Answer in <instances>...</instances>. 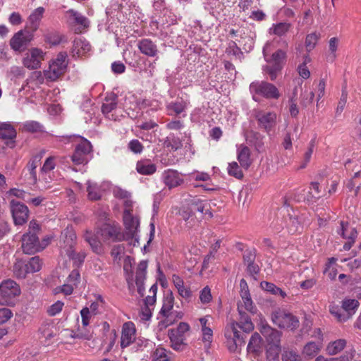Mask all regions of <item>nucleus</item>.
Returning a JSON list of instances; mask_svg holds the SVG:
<instances>
[{"label": "nucleus", "instance_id": "nucleus-1", "mask_svg": "<svg viewBox=\"0 0 361 361\" xmlns=\"http://www.w3.org/2000/svg\"><path fill=\"white\" fill-rule=\"evenodd\" d=\"M39 231V224L35 221L29 224V230L22 238V249L24 253L32 255L44 249L49 244L48 239L39 242L37 233Z\"/></svg>", "mask_w": 361, "mask_h": 361}, {"label": "nucleus", "instance_id": "nucleus-2", "mask_svg": "<svg viewBox=\"0 0 361 361\" xmlns=\"http://www.w3.org/2000/svg\"><path fill=\"white\" fill-rule=\"evenodd\" d=\"M63 245H61V254L66 255L73 261L75 264H80L85 259V252H75L74 246L76 241V234L71 228H66L61 233Z\"/></svg>", "mask_w": 361, "mask_h": 361}, {"label": "nucleus", "instance_id": "nucleus-3", "mask_svg": "<svg viewBox=\"0 0 361 361\" xmlns=\"http://www.w3.org/2000/svg\"><path fill=\"white\" fill-rule=\"evenodd\" d=\"M173 305L174 297L172 293H170L164 297L162 307L159 314L158 319L159 322L158 327L160 330L172 325L178 319L182 317V313L173 311Z\"/></svg>", "mask_w": 361, "mask_h": 361}, {"label": "nucleus", "instance_id": "nucleus-4", "mask_svg": "<svg viewBox=\"0 0 361 361\" xmlns=\"http://www.w3.org/2000/svg\"><path fill=\"white\" fill-rule=\"evenodd\" d=\"M250 92L254 100L257 101L256 96L260 95L267 99H279L280 93L277 87L265 81H255L250 85Z\"/></svg>", "mask_w": 361, "mask_h": 361}, {"label": "nucleus", "instance_id": "nucleus-5", "mask_svg": "<svg viewBox=\"0 0 361 361\" xmlns=\"http://www.w3.org/2000/svg\"><path fill=\"white\" fill-rule=\"evenodd\" d=\"M274 324L281 329H296L299 326V319L290 312L281 309L276 310L271 314Z\"/></svg>", "mask_w": 361, "mask_h": 361}, {"label": "nucleus", "instance_id": "nucleus-6", "mask_svg": "<svg viewBox=\"0 0 361 361\" xmlns=\"http://www.w3.org/2000/svg\"><path fill=\"white\" fill-rule=\"evenodd\" d=\"M66 68V55L60 53L49 63L48 70L44 71V75L47 79L55 81L65 73Z\"/></svg>", "mask_w": 361, "mask_h": 361}, {"label": "nucleus", "instance_id": "nucleus-7", "mask_svg": "<svg viewBox=\"0 0 361 361\" xmlns=\"http://www.w3.org/2000/svg\"><path fill=\"white\" fill-rule=\"evenodd\" d=\"M123 224L126 230L124 234L126 240L131 239L130 243L135 246L138 243L137 232L140 225V221L137 217L133 216L132 214L126 210L123 213Z\"/></svg>", "mask_w": 361, "mask_h": 361}, {"label": "nucleus", "instance_id": "nucleus-8", "mask_svg": "<svg viewBox=\"0 0 361 361\" xmlns=\"http://www.w3.org/2000/svg\"><path fill=\"white\" fill-rule=\"evenodd\" d=\"M32 39V33L27 30H20L11 37L9 45L14 51L22 53L26 50Z\"/></svg>", "mask_w": 361, "mask_h": 361}, {"label": "nucleus", "instance_id": "nucleus-9", "mask_svg": "<svg viewBox=\"0 0 361 361\" xmlns=\"http://www.w3.org/2000/svg\"><path fill=\"white\" fill-rule=\"evenodd\" d=\"M21 293L19 285L11 279L3 281L0 283V295L4 302L7 304H13L14 299Z\"/></svg>", "mask_w": 361, "mask_h": 361}, {"label": "nucleus", "instance_id": "nucleus-10", "mask_svg": "<svg viewBox=\"0 0 361 361\" xmlns=\"http://www.w3.org/2000/svg\"><path fill=\"white\" fill-rule=\"evenodd\" d=\"M45 54L46 53L42 49L32 47L25 54L23 64L30 70L38 69L41 67L42 61L44 60Z\"/></svg>", "mask_w": 361, "mask_h": 361}, {"label": "nucleus", "instance_id": "nucleus-11", "mask_svg": "<svg viewBox=\"0 0 361 361\" xmlns=\"http://www.w3.org/2000/svg\"><path fill=\"white\" fill-rule=\"evenodd\" d=\"M238 323L232 322L225 329L224 336L228 349L231 352L237 350L238 347L243 343L240 332L237 329Z\"/></svg>", "mask_w": 361, "mask_h": 361}, {"label": "nucleus", "instance_id": "nucleus-12", "mask_svg": "<svg viewBox=\"0 0 361 361\" xmlns=\"http://www.w3.org/2000/svg\"><path fill=\"white\" fill-rule=\"evenodd\" d=\"M98 234L103 240L121 241L126 239L118 224L115 223L104 224Z\"/></svg>", "mask_w": 361, "mask_h": 361}, {"label": "nucleus", "instance_id": "nucleus-13", "mask_svg": "<svg viewBox=\"0 0 361 361\" xmlns=\"http://www.w3.org/2000/svg\"><path fill=\"white\" fill-rule=\"evenodd\" d=\"M255 118L259 126L266 132L269 133L276 124L277 114L273 111H257L255 113Z\"/></svg>", "mask_w": 361, "mask_h": 361}, {"label": "nucleus", "instance_id": "nucleus-14", "mask_svg": "<svg viewBox=\"0 0 361 361\" xmlns=\"http://www.w3.org/2000/svg\"><path fill=\"white\" fill-rule=\"evenodd\" d=\"M10 207L15 224L22 225L27 221L29 214L27 206L18 201L12 200L10 202Z\"/></svg>", "mask_w": 361, "mask_h": 361}, {"label": "nucleus", "instance_id": "nucleus-15", "mask_svg": "<svg viewBox=\"0 0 361 361\" xmlns=\"http://www.w3.org/2000/svg\"><path fill=\"white\" fill-rule=\"evenodd\" d=\"M338 233L341 235L347 242L343 245L344 250H349L354 245L357 237L356 229L350 226L348 223L341 222V228L338 231Z\"/></svg>", "mask_w": 361, "mask_h": 361}, {"label": "nucleus", "instance_id": "nucleus-16", "mask_svg": "<svg viewBox=\"0 0 361 361\" xmlns=\"http://www.w3.org/2000/svg\"><path fill=\"white\" fill-rule=\"evenodd\" d=\"M136 339L135 326L132 322H125L122 326L121 347L125 348L132 344Z\"/></svg>", "mask_w": 361, "mask_h": 361}, {"label": "nucleus", "instance_id": "nucleus-17", "mask_svg": "<svg viewBox=\"0 0 361 361\" xmlns=\"http://www.w3.org/2000/svg\"><path fill=\"white\" fill-rule=\"evenodd\" d=\"M164 183L169 189L178 187L184 182L183 175L173 169H167L162 173L161 176Z\"/></svg>", "mask_w": 361, "mask_h": 361}, {"label": "nucleus", "instance_id": "nucleus-18", "mask_svg": "<svg viewBox=\"0 0 361 361\" xmlns=\"http://www.w3.org/2000/svg\"><path fill=\"white\" fill-rule=\"evenodd\" d=\"M16 130L15 128L9 123H2L0 124V138L6 140V144L11 148L14 147V139L16 137Z\"/></svg>", "mask_w": 361, "mask_h": 361}, {"label": "nucleus", "instance_id": "nucleus-19", "mask_svg": "<svg viewBox=\"0 0 361 361\" xmlns=\"http://www.w3.org/2000/svg\"><path fill=\"white\" fill-rule=\"evenodd\" d=\"M44 13V8L41 6L37 8L31 13L26 23L27 30L33 33L38 30Z\"/></svg>", "mask_w": 361, "mask_h": 361}, {"label": "nucleus", "instance_id": "nucleus-20", "mask_svg": "<svg viewBox=\"0 0 361 361\" xmlns=\"http://www.w3.org/2000/svg\"><path fill=\"white\" fill-rule=\"evenodd\" d=\"M147 262V261H141L137 267L135 274V283L138 293L142 296L145 290L144 283L146 279Z\"/></svg>", "mask_w": 361, "mask_h": 361}, {"label": "nucleus", "instance_id": "nucleus-21", "mask_svg": "<svg viewBox=\"0 0 361 361\" xmlns=\"http://www.w3.org/2000/svg\"><path fill=\"white\" fill-rule=\"evenodd\" d=\"M261 332L267 340V345H280L281 336L280 331L267 326H263Z\"/></svg>", "mask_w": 361, "mask_h": 361}, {"label": "nucleus", "instance_id": "nucleus-22", "mask_svg": "<svg viewBox=\"0 0 361 361\" xmlns=\"http://www.w3.org/2000/svg\"><path fill=\"white\" fill-rule=\"evenodd\" d=\"M137 48L146 56L154 57L158 53L157 45L149 39H142L137 42Z\"/></svg>", "mask_w": 361, "mask_h": 361}, {"label": "nucleus", "instance_id": "nucleus-23", "mask_svg": "<svg viewBox=\"0 0 361 361\" xmlns=\"http://www.w3.org/2000/svg\"><path fill=\"white\" fill-rule=\"evenodd\" d=\"M237 158L240 166L247 169L252 164L250 150L245 145H240L237 149Z\"/></svg>", "mask_w": 361, "mask_h": 361}, {"label": "nucleus", "instance_id": "nucleus-24", "mask_svg": "<svg viewBox=\"0 0 361 361\" xmlns=\"http://www.w3.org/2000/svg\"><path fill=\"white\" fill-rule=\"evenodd\" d=\"M91 50V46L90 43L84 39L77 38L74 40L73 46V56H78V57L85 56Z\"/></svg>", "mask_w": 361, "mask_h": 361}, {"label": "nucleus", "instance_id": "nucleus-25", "mask_svg": "<svg viewBox=\"0 0 361 361\" xmlns=\"http://www.w3.org/2000/svg\"><path fill=\"white\" fill-rule=\"evenodd\" d=\"M66 16L70 24L73 25H79L80 27L85 28L88 26L87 19L80 13L70 9L66 11Z\"/></svg>", "mask_w": 361, "mask_h": 361}, {"label": "nucleus", "instance_id": "nucleus-26", "mask_svg": "<svg viewBox=\"0 0 361 361\" xmlns=\"http://www.w3.org/2000/svg\"><path fill=\"white\" fill-rule=\"evenodd\" d=\"M135 169L141 175L149 176L156 172L157 166L150 160L142 159L137 162Z\"/></svg>", "mask_w": 361, "mask_h": 361}, {"label": "nucleus", "instance_id": "nucleus-27", "mask_svg": "<svg viewBox=\"0 0 361 361\" xmlns=\"http://www.w3.org/2000/svg\"><path fill=\"white\" fill-rule=\"evenodd\" d=\"M322 348V341L317 342H308L303 348L302 355L305 357L312 358L320 352Z\"/></svg>", "mask_w": 361, "mask_h": 361}, {"label": "nucleus", "instance_id": "nucleus-28", "mask_svg": "<svg viewBox=\"0 0 361 361\" xmlns=\"http://www.w3.org/2000/svg\"><path fill=\"white\" fill-rule=\"evenodd\" d=\"M86 184L88 199L92 201L99 200L102 194L101 187L91 180H88Z\"/></svg>", "mask_w": 361, "mask_h": 361}, {"label": "nucleus", "instance_id": "nucleus-29", "mask_svg": "<svg viewBox=\"0 0 361 361\" xmlns=\"http://www.w3.org/2000/svg\"><path fill=\"white\" fill-rule=\"evenodd\" d=\"M172 281L179 295L185 298L190 297V290L184 286L183 280L178 275H173Z\"/></svg>", "mask_w": 361, "mask_h": 361}, {"label": "nucleus", "instance_id": "nucleus-30", "mask_svg": "<svg viewBox=\"0 0 361 361\" xmlns=\"http://www.w3.org/2000/svg\"><path fill=\"white\" fill-rule=\"evenodd\" d=\"M346 345L345 339H338L329 343L326 346V353L330 355H335L341 353Z\"/></svg>", "mask_w": 361, "mask_h": 361}, {"label": "nucleus", "instance_id": "nucleus-31", "mask_svg": "<svg viewBox=\"0 0 361 361\" xmlns=\"http://www.w3.org/2000/svg\"><path fill=\"white\" fill-rule=\"evenodd\" d=\"M99 234L92 233L90 231H86L84 235L85 240L90 244L92 250L96 253H100L102 252V244L99 240Z\"/></svg>", "mask_w": 361, "mask_h": 361}, {"label": "nucleus", "instance_id": "nucleus-32", "mask_svg": "<svg viewBox=\"0 0 361 361\" xmlns=\"http://www.w3.org/2000/svg\"><path fill=\"white\" fill-rule=\"evenodd\" d=\"M43 82L44 77L40 71L32 72L26 80V85L32 90L38 88Z\"/></svg>", "mask_w": 361, "mask_h": 361}, {"label": "nucleus", "instance_id": "nucleus-33", "mask_svg": "<svg viewBox=\"0 0 361 361\" xmlns=\"http://www.w3.org/2000/svg\"><path fill=\"white\" fill-rule=\"evenodd\" d=\"M26 262L22 259H17L14 263L13 267V271L14 275L19 279H24L29 273L28 269H27Z\"/></svg>", "mask_w": 361, "mask_h": 361}, {"label": "nucleus", "instance_id": "nucleus-34", "mask_svg": "<svg viewBox=\"0 0 361 361\" xmlns=\"http://www.w3.org/2000/svg\"><path fill=\"white\" fill-rule=\"evenodd\" d=\"M355 355V350L350 349L346 350L342 355L336 357L326 358L324 356H318L315 361H351Z\"/></svg>", "mask_w": 361, "mask_h": 361}, {"label": "nucleus", "instance_id": "nucleus-35", "mask_svg": "<svg viewBox=\"0 0 361 361\" xmlns=\"http://www.w3.org/2000/svg\"><path fill=\"white\" fill-rule=\"evenodd\" d=\"M117 106V97L114 94H111L105 98L102 104V111L104 114H108L115 109Z\"/></svg>", "mask_w": 361, "mask_h": 361}, {"label": "nucleus", "instance_id": "nucleus-36", "mask_svg": "<svg viewBox=\"0 0 361 361\" xmlns=\"http://www.w3.org/2000/svg\"><path fill=\"white\" fill-rule=\"evenodd\" d=\"M42 157L43 152H41L39 154L35 155L27 164L28 171H30V173L32 176V178L35 183L37 181V179L35 169L40 164Z\"/></svg>", "mask_w": 361, "mask_h": 361}, {"label": "nucleus", "instance_id": "nucleus-37", "mask_svg": "<svg viewBox=\"0 0 361 361\" xmlns=\"http://www.w3.org/2000/svg\"><path fill=\"white\" fill-rule=\"evenodd\" d=\"M290 27L291 24L288 23H279L274 24L269 28V33L281 37L285 35Z\"/></svg>", "mask_w": 361, "mask_h": 361}, {"label": "nucleus", "instance_id": "nucleus-38", "mask_svg": "<svg viewBox=\"0 0 361 361\" xmlns=\"http://www.w3.org/2000/svg\"><path fill=\"white\" fill-rule=\"evenodd\" d=\"M169 336L171 341V347L176 350H180L182 346L185 344V336L176 334L171 330L169 331Z\"/></svg>", "mask_w": 361, "mask_h": 361}, {"label": "nucleus", "instance_id": "nucleus-39", "mask_svg": "<svg viewBox=\"0 0 361 361\" xmlns=\"http://www.w3.org/2000/svg\"><path fill=\"white\" fill-rule=\"evenodd\" d=\"M339 39L337 37H331L329 42V53L326 60L330 62L334 61L336 58V51L338 47Z\"/></svg>", "mask_w": 361, "mask_h": 361}, {"label": "nucleus", "instance_id": "nucleus-40", "mask_svg": "<svg viewBox=\"0 0 361 361\" xmlns=\"http://www.w3.org/2000/svg\"><path fill=\"white\" fill-rule=\"evenodd\" d=\"M133 259L129 256L124 257L123 262V270L126 274V281L128 283V286L130 288L133 286V279H132V264Z\"/></svg>", "mask_w": 361, "mask_h": 361}, {"label": "nucleus", "instance_id": "nucleus-41", "mask_svg": "<svg viewBox=\"0 0 361 361\" xmlns=\"http://www.w3.org/2000/svg\"><path fill=\"white\" fill-rule=\"evenodd\" d=\"M207 204V202L197 198L191 199L188 204L190 212L195 214L196 212L202 214Z\"/></svg>", "mask_w": 361, "mask_h": 361}, {"label": "nucleus", "instance_id": "nucleus-42", "mask_svg": "<svg viewBox=\"0 0 361 361\" xmlns=\"http://www.w3.org/2000/svg\"><path fill=\"white\" fill-rule=\"evenodd\" d=\"M105 302L103 298L98 295L96 296V300L94 301L90 307V310L93 313L94 315L100 314L104 310Z\"/></svg>", "mask_w": 361, "mask_h": 361}, {"label": "nucleus", "instance_id": "nucleus-43", "mask_svg": "<svg viewBox=\"0 0 361 361\" xmlns=\"http://www.w3.org/2000/svg\"><path fill=\"white\" fill-rule=\"evenodd\" d=\"M187 103L185 102H176L170 103L167 106V109L170 115L180 114L185 109Z\"/></svg>", "mask_w": 361, "mask_h": 361}, {"label": "nucleus", "instance_id": "nucleus-44", "mask_svg": "<svg viewBox=\"0 0 361 361\" xmlns=\"http://www.w3.org/2000/svg\"><path fill=\"white\" fill-rule=\"evenodd\" d=\"M281 351V345H267V358L269 361H276L279 359Z\"/></svg>", "mask_w": 361, "mask_h": 361}, {"label": "nucleus", "instance_id": "nucleus-45", "mask_svg": "<svg viewBox=\"0 0 361 361\" xmlns=\"http://www.w3.org/2000/svg\"><path fill=\"white\" fill-rule=\"evenodd\" d=\"M164 145L166 147L171 148L172 150L176 151L180 149L183 144L180 138L175 137L173 135H171L165 139Z\"/></svg>", "mask_w": 361, "mask_h": 361}, {"label": "nucleus", "instance_id": "nucleus-46", "mask_svg": "<svg viewBox=\"0 0 361 361\" xmlns=\"http://www.w3.org/2000/svg\"><path fill=\"white\" fill-rule=\"evenodd\" d=\"M260 286L263 290L269 292L274 295H280L283 298L286 296L285 292L283 291L281 288L276 287L274 283H269L267 281H262L260 283Z\"/></svg>", "mask_w": 361, "mask_h": 361}, {"label": "nucleus", "instance_id": "nucleus-47", "mask_svg": "<svg viewBox=\"0 0 361 361\" xmlns=\"http://www.w3.org/2000/svg\"><path fill=\"white\" fill-rule=\"evenodd\" d=\"M75 149L85 156H88L92 151V146L89 140L82 138L80 142L76 145Z\"/></svg>", "mask_w": 361, "mask_h": 361}, {"label": "nucleus", "instance_id": "nucleus-48", "mask_svg": "<svg viewBox=\"0 0 361 361\" xmlns=\"http://www.w3.org/2000/svg\"><path fill=\"white\" fill-rule=\"evenodd\" d=\"M42 261L39 257H33L26 262L27 269L29 273H35L39 271L42 267Z\"/></svg>", "mask_w": 361, "mask_h": 361}, {"label": "nucleus", "instance_id": "nucleus-49", "mask_svg": "<svg viewBox=\"0 0 361 361\" xmlns=\"http://www.w3.org/2000/svg\"><path fill=\"white\" fill-rule=\"evenodd\" d=\"M202 341L204 343V348H209L211 343L213 341V330L212 327L205 329H202Z\"/></svg>", "mask_w": 361, "mask_h": 361}, {"label": "nucleus", "instance_id": "nucleus-50", "mask_svg": "<svg viewBox=\"0 0 361 361\" xmlns=\"http://www.w3.org/2000/svg\"><path fill=\"white\" fill-rule=\"evenodd\" d=\"M228 173L238 179H240L243 177V171L238 163L235 161L229 163L228 166Z\"/></svg>", "mask_w": 361, "mask_h": 361}, {"label": "nucleus", "instance_id": "nucleus-51", "mask_svg": "<svg viewBox=\"0 0 361 361\" xmlns=\"http://www.w3.org/2000/svg\"><path fill=\"white\" fill-rule=\"evenodd\" d=\"M319 37L320 35L317 32H313L307 35L305 39V47L308 51H310L314 48Z\"/></svg>", "mask_w": 361, "mask_h": 361}, {"label": "nucleus", "instance_id": "nucleus-52", "mask_svg": "<svg viewBox=\"0 0 361 361\" xmlns=\"http://www.w3.org/2000/svg\"><path fill=\"white\" fill-rule=\"evenodd\" d=\"M359 304L360 303L357 300L345 299L342 302V308L348 312H350L351 311L355 312L359 307Z\"/></svg>", "mask_w": 361, "mask_h": 361}, {"label": "nucleus", "instance_id": "nucleus-53", "mask_svg": "<svg viewBox=\"0 0 361 361\" xmlns=\"http://www.w3.org/2000/svg\"><path fill=\"white\" fill-rule=\"evenodd\" d=\"M152 357L153 361H170L166 350L162 348H157Z\"/></svg>", "mask_w": 361, "mask_h": 361}, {"label": "nucleus", "instance_id": "nucleus-54", "mask_svg": "<svg viewBox=\"0 0 361 361\" xmlns=\"http://www.w3.org/2000/svg\"><path fill=\"white\" fill-rule=\"evenodd\" d=\"M111 254L114 258V261L119 264L122 257L124 255V247L121 245H115L112 248Z\"/></svg>", "mask_w": 361, "mask_h": 361}, {"label": "nucleus", "instance_id": "nucleus-55", "mask_svg": "<svg viewBox=\"0 0 361 361\" xmlns=\"http://www.w3.org/2000/svg\"><path fill=\"white\" fill-rule=\"evenodd\" d=\"M347 98H348V92L346 91V89L343 88L341 96L338 101V105H337V107L336 109V114L337 115H340L342 113V111H343V109L345 106L346 102H347Z\"/></svg>", "mask_w": 361, "mask_h": 361}, {"label": "nucleus", "instance_id": "nucleus-56", "mask_svg": "<svg viewBox=\"0 0 361 361\" xmlns=\"http://www.w3.org/2000/svg\"><path fill=\"white\" fill-rule=\"evenodd\" d=\"M329 312L334 316L339 322H345L347 317L341 313V309L338 305L331 304L329 305Z\"/></svg>", "mask_w": 361, "mask_h": 361}, {"label": "nucleus", "instance_id": "nucleus-57", "mask_svg": "<svg viewBox=\"0 0 361 361\" xmlns=\"http://www.w3.org/2000/svg\"><path fill=\"white\" fill-rule=\"evenodd\" d=\"M200 300L202 304H207L212 300L211 289L209 286H205L200 293Z\"/></svg>", "mask_w": 361, "mask_h": 361}, {"label": "nucleus", "instance_id": "nucleus-58", "mask_svg": "<svg viewBox=\"0 0 361 361\" xmlns=\"http://www.w3.org/2000/svg\"><path fill=\"white\" fill-rule=\"evenodd\" d=\"M64 303L60 300L56 301L47 309V313L49 316L54 317L61 312L63 309Z\"/></svg>", "mask_w": 361, "mask_h": 361}, {"label": "nucleus", "instance_id": "nucleus-59", "mask_svg": "<svg viewBox=\"0 0 361 361\" xmlns=\"http://www.w3.org/2000/svg\"><path fill=\"white\" fill-rule=\"evenodd\" d=\"M72 161L77 165L84 164L88 161L87 157L82 154L79 150L75 149L74 154L71 157Z\"/></svg>", "mask_w": 361, "mask_h": 361}, {"label": "nucleus", "instance_id": "nucleus-60", "mask_svg": "<svg viewBox=\"0 0 361 361\" xmlns=\"http://www.w3.org/2000/svg\"><path fill=\"white\" fill-rule=\"evenodd\" d=\"M55 166L56 164L54 162V157H48L44 163L42 168L41 169V175L44 176L45 173L51 171L55 168Z\"/></svg>", "mask_w": 361, "mask_h": 361}, {"label": "nucleus", "instance_id": "nucleus-61", "mask_svg": "<svg viewBox=\"0 0 361 361\" xmlns=\"http://www.w3.org/2000/svg\"><path fill=\"white\" fill-rule=\"evenodd\" d=\"M80 315L82 318V324L84 327H86L90 324V319L94 314L90 312L88 307H84L80 311Z\"/></svg>", "mask_w": 361, "mask_h": 361}, {"label": "nucleus", "instance_id": "nucleus-62", "mask_svg": "<svg viewBox=\"0 0 361 361\" xmlns=\"http://www.w3.org/2000/svg\"><path fill=\"white\" fill-rule=\"evenodd\" d=\"M242 319H243V321L241 320L240 322V324H238L237 327H240L245 332H250L252 331L254 329V326L250 319L248 318L247 317L242 316Z\"/></svg>", "mask_w": 361, "mask_h": 361}, {"label": "nucleus", "instance_id": "nucleus-63", "mask_svg": "<svg viewBox=\"0 0 361 361\" xmlns=\"http://www.w3.org/2000/svg\"><path fill=\"white\" fill-rule=\"evenodd\" d=\"M45 41L51 45H58L61 42V36L56 32H49L45 35Z\"/></svg>", "mask_w": 361, "mask_h": 361}, {"label": "nucleus", "instance_id": "nucleus-64", "mask_svg": "<svg viewBox=\"0 0 361 361\" xmlns=\"http://www.w3.org/2000/svg\"><path fill=\"white\" fill-rule=\"evenodd\" d=\"M129 149L135 154H140L143 150V145L137 140H132L128 143Z\"/></svg>", "mask_w": 361, "mask_h": 361}]
</instances>
